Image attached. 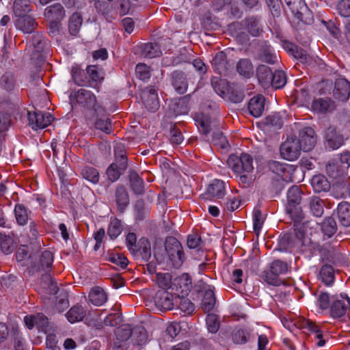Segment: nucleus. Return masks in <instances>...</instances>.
Listing matches in <instances>:
<instances>
[{
  "label": "nucleus",
  "mask_w": 350,
  "mask_h": 350,
  "mask_svg": "<svg viewBox=\"0 0 350 350\" xmlns=\"http://www.w3.org/2000/svg\"><path fill=\"white\" fill-rule=\"evenodd\" d=\"M131 186L133 191L137 194H142L144 192L143 180L134 174L130 177Z\"/></svg>",
  "instance_id": "nucleus-51"
},
{
  "label": "nucleus",
  "mask_w": 350,
  "mask_h": 350,
  "mask_svg": "<svg viewBox=\"0 0 350 350\" xmlns=\"http://www.w3.org/2000/svg\"><path fill=\"white\" fill-rule=\"evenodd\" d=\"M286 83V75L283 71L277 70L273 72L270 83L271 85L276 88H281L285 85Z\"/></svg>",
  "instance_id": "nucleus-44"
},
{
  "label": "nucleus",
  "mask_w": 350,
  "mask_h": 350,
  "mask_svg": "<svg viewBox=\"0 0 350 350\" xmlns=\"http://www.w3.org/2000/svg\"><path fill=\"white\" fill-rule=\"evenodd\" d=\"M324 202L320 198L312 196L309 198L308 206L314 216L321 217L324 211Z\"/></svg>",
  "instance_id": "nucleus-35"
},
{
  "label": "nucleus",
  "mask_w": 350,
  "mask_h": 350,
  "mask_svg": "<svg viewBox=\"0 0 350 350\" xmlns=\"http://www.w3.org/2000/svg\"><path fill=\"white\" fill-rule=\"evenodd\" d=\"M44 16L51 22V32L55 33V30L58 29L59 22L65 17V11L61 4L55 3L45 9Z\"/></svg>",
  "instance_id": "nucleus-9"
},
{
  "label": "nucleus",
  "mask_w": 350,
  "mask_h": 350,
  "mask_svg": "<svg viewBox=\"0 0 350 350\" xmlns=\"http://www.w3.org/2000/svg\"><path fill=\"white\" fill-rule=\"evenodd\" d=\"M269 269H271L273 273L279 275L285 273L288 270V267L285 262L280 260H275L271 263Z\"/></svg>",
  "instance_id": "nucleus-55"
},
{
  "label": "nucleus",
  "mask_w": 350,
  "mask_h": 350,
  "mask_svg": "<svg viewBox=\"0 0 350 350\" xmlns=\"http://www.w3.org/2000/svg\"><path fill=\"white\" fill-rule=\"evenodd\" d=\"M107 175L111 182L116 181L120 176V170L116 163H112L107 170Z\"/></svg>",
  "instance_id": "nucleus-64"
},
{
  "label": "nucleus",
  "mask_w": 350,
  "mask_h": 350,
  "mask_svg": "<svg viewBox=\"0 0 350 350\" xmlns=\"http://www.w3.org/2000/svg\"><path fill=\"white\" fill-rule=\"evenodd\" d=\"M262 277L264 280L269 284L279 286L281 283V280L278 278V275L273 273L271 269H269V271H264Z\"/></svg>",
  "instance_id": "nucleus-58"
},
{
  "label": "nucleus",
  "mask_w": 350,
  "mask_h": 350,
  "mask_svg": "<svg viewBox=\"0 0 350 350\" xmlns=\"http://www.w3.org/2000/svg\"><path fill=\"white\" fill-rule=\"evenodd\" d=\"M266 123L276 129H280L282 126L284 122L279 113H273L266 118Z\"/></svg>",
  "instance_id": "nucleus-54"
},
{
  "label": "nucleus",
  "mask_w": 350,
  "mask_h": 350,
  "mask_svg": "<svg viewBox=\"0 0 350 350\" xmlns=\"http://www.w3.org/2000/svg\"><path fill=\"white\" fill-rule=\"evenodd\" d=\"M142 99L148 110L154 111L158 109V95L154 88L148 87L145 88L142 93Z\"/></svg>",
  "instance_id": "nucleus-17"
},
{
  "label": "nucleus",
  "mask_w": 350,
  "mask_h": 350,
  "mask_svg": "<svg viewBox=\"0 0 350 350\" xmlns=\"http://www.w3.org/2000/svg\"><path fill=\"white\" fill-rule=\"evenodd\" d=\"M13 9L16 17L23 16L30 11L29 1L28 0H15Z\"/></svg>",
  "instance_id": "nucleus-43"
},
{
  "label": "nucleus",
  "mask_w": 350,
  "mask_h": 350,
  "mask_svg": "<svg viewBox=\"0 0 350 350\" xmlns=\"http://www.w3.org/2000/svg\"><path fill=\"white\" fill-rule=\"evenodd\" d=\"M212 66L215 72L220 75H225L229 68L226 53L223 51L216 53L213 59Z\"/></svg>",
  "instance_id": "nucleus-21"
},
{
  "label": "nucleus",
  "mask_w": 350,
  "mask_h": 350,
  "mask_svg": "<svg viewBox=\"0 0 350 350\" xmlns=\"http://www.w3.org/2000/svg\"><path fill=\"white\" fill-rule=\"evenodd\" d=\"M172 84L176 92L180 94L185 93L188 84L183 72L175 71L172 74Z\"/></svg>",
  "instance_id": "nucleus-24"
},
{
  "label": "nucleus",
  "mask_w": 350,
  "mask_h": 350,
  "mask_svg": "<svg viewBox=\"0 0 350 350\" xmlns=\"http://www.w3.org/2000/svg\"><path fill=\"white\" fill-rule=\"evenodd\" d=\"M122 231V222L116 217L111 218L107 228V234L111 239L117 238Z\"/></svg>",
  "instance_id": "nucleus-39"
},
{
  "label": "nucleus",
  "mask_w": 350,
  "mask_h": 350,
  "mask_svg": "<svg viewBox=\"0 0 350 350\" xmlns=\"http://www.w3.org/2000/svg\"><path fill=\"white\" fill-rule=\"evenodd\" d=\"M297 142H299V146L304 152L312 150L317 143V137L314 129L310 127L304 128L299 131Z\"/></svg>",
  "instance_id": "nucleus-10"
},
{
  "label": "nucleus",
  "mask_w": 350,
  "mask_h": 350,
  "mask_svg": "<svg viewBox=\"0 0 350 350\" xmlns=\"http://www.w3.org/2000/svg\"><path fill=\"white\" fill-rule=\"evenodd\" d=\"M265 108V98L262 95H257L252 97L247 105L250 113L254 118L262 116Z\"/></svg>",
  "instance_id": "nucleus-18"
},
{
  "label": "nucleus",
  "mask_w": 350,
  "mask_h": 350,
  "mask_svg": "<svg viewBox=\"0 0 350 350\" xmlns=\"http://www.w3.org/2000/svg\"><path fill=\"white\" fill-rule=\"evenodd\" d=\"M95 128L109 134L111 131V120L107 117L99 118L95 122Z\"/></svg>",
  "instance_id": "nucleus-52"
},
{
  "label": "nucleus",
  "mask_w": 350,
  "mask_h": 350,
  "mask_svg": "<svg viewBox=\"0 0 350 350\" xmlns=\"http://www.w3.org/2000/svg\"><path fill=\"white\" fill-rule=\"evenodd\" d=\"M53 254L49 250L42 252L33 260V257L29 258L30 268L35 271H48L53 262Z\"/></svg>",
  "instance_id": "nucleus-7"
},
{
  "label": "nucleus",
  "mask_w": 350,
  "mask_h": 350,
  "mask_svg": "<svg viewBox=\"0 0 350 350\" xmlns=\"http://www.w3.org/2000/svg\"><path fill=\"white\" fill-rule=\"evenodd\" d=\"M288 7L291 10L293 14L299 21L304 23H309L310 20L305 16L309 10L306 4L302 0H285Z\"/></svg>",
  "instance_id": "nucleus-13"
},
{
  "label": "nucleus",
  "mask_w": 350,
  "mask_h": 350,
  "mask_svg": "<svg viewBox=\"0 0 350 350\" xmlns=\"http://www.w3.org/2000/svg\"><path fill=\"white\" fill-rule=\"evenodd\" d=\"M320 278L322 282L326 285H331L334 280V271L331 265H323L320 271Z\"/></svg>",
  "instance_id": "nucleus-42"
},
{
  "label": "nucleus",
  "mask_w": 350,
  "mask_h": 350,
  "mask_svg": "<svg viewBox=\"0 0 350 350\" xmlns=\"http://www.w3.org/2000/svg\"><path fill=\"white\" fill-rule=\"evenodd\" d=\"M288 204L286 210L291 218L299 221L303 217L302 210L299 206L301 202V191L298 187H291L287 193Z\"/></svg>",
  "instance_id": "nucleus-3"
},
{
  "label": "nucleus",
  "mask_w": 350,
  "mask_h": 350,
  "mask_svg": "<svg viewBox=\"0 0 350 350\" xmlns=\"http://www.w3.org/2000/svg\"><path fill=\"white\" fill-rule=\"evenodd\" d=\"M174 286L178 296L184 298L191 290V278L188 273H183L174 280Z\"/></svg>",
  "instance_id": "nucleus-14"
},
{
  "label": "nucleus",
  "mask_w": 350,
  "mask_h": 350,
  "mask_svg": "<svg viewBox=\"0 0 350 350\" xmlns=\"http://www.w3.org/2000/svg\"><path fill=\"white\" fill-rule=\"evenodd\" d=\"M228 164L237 174L252 172L254 170L253 159L247 154L243 153L239 157L232 154L228 159Z\"/></svg>",
  "instance_id": "nucleus-4"
},
{
  "label": "nucleus",
  "mask_w": 350,
  "mask_h": 350,
  "mask_svg": "<svg viewBox=\"0 0 350 350\" xmlns=\"http://www.w3.org/2000/svg\"><path fill=\"white\" fill-rule=\"evenodd\" d=\"M339 221L344 226H350V204L347 202H341L337 207Z\"/></svg>",
  "instance_id": "nucleus-31"
},
{
  "label": "nucleus",
  "mask_w": 350,
  "mask_h": 350,
  "mask_svg": "<svg viewBox=\"0 0 350 350\" xmlns=\"http://www.w3.org/2000/svg\"><path fill=\"white\" fill-rule=\"evenodd\" d=\"M35 324L39 331L46 332L49 326L47 317L43 314H37L35 315Z\"/></svg>",
  "instance_id": "nucleus-56"
},
{
  "label": "nucleus",
  "mask_w": 350,
  "mask_h": 350,
  "mask_svg": "<svg viewBox=\"0 0 350 350\" xmlns=\"http://www.w3.org/2000/svg\"><path fill=\"white\" fill-rule=\"evenodd\" d=\"M301 148L297 137H291L286 139L280 146V154L282 157L288 161L296 160L301 154Z\"/></svg>",
  "instance_id": "nucleus-6"
},
{
  "label": "nucleus",
  "mask_w": 350,
  "mask_h": 350,
  "mask_svg": "<svg viewBox=\"0 0 350 350\" xmlns=\"http://www.w3.org/2000/svg\"><path fill=\"white\" fill-rule=\"evenodd\" d=\"M81 174L82 177L88 182L96 184L99 180V173L96 169L93 167L86 166L81 169Z\"/></svg>",
  "instance_id": "nucleus-40"
},
{
  "label": "nucleus",
  "mask_w": 350,
  "mask_h": 350,
  "mask_svg": "<svg viewBox=\"0 0 350 350\" xmlns=\"http://www.w3.org/2000/svg\"><path fill=\"white\" fill-rule=\"evenodd\" d=\"M87 314L85 308L81 305H75L66 313L65 316L70 323L82 321Z\"/></svg>",
  "instance_id": "nucleus-22"
},
{
  "label": "nucleus",
  "mask_w": 350,
  "mask_h": 350,
  "mask_svg": "<svg viewBox=\"0 0 350 350\" xmlns=\"http://www.w3.org/2000/svg\"><path fill=\"white\" fill-rule=\"evenodd\" d=\"M136 75L140 80L146 81L150 77V68L146 64L139 63L135 68Z\"/></svg>",
  "instance_id": "nucleus-49"
},
{
  "label": "nucleus",
  "mask_w": 350,
  "mask_h": 350,
  "mask_svg": "<svg viewBox=\"0 0 350 350\" xmlns=\"http://www.w3.org/2000/svg\"><path fill=\"white\" fill-rule=\"evenodd\" d=\"M247 29L252 36H257L259 33L258 21L255 18H249L246 20Z\"/></svg>",
  "instance_id": "nucleus-59"
},
{
  "label": "nucleus",
  "mask_w": 350,
  "mask_h": 350,
  "mask_svg": "<svg viewBox=\"0 0 350 350\" xmlns=\"http://www.w3.org/2000/svg\"><path fill=\"white\" fill-rule=\"evenodd\" d=\"M115 335L117 340L124 342L132 336V330L128 325H122L116 329Z\"/></svg>",
  "instance_id": "nucleus-46"
},
{
  "label": "nucleus",
  "mask_w": 350,
  "mask_h": 350,
  "mask_svg": "<svg viewBox=\"0 0 350 350\" xmlns=\"http://www.w3.org/2000/svg\"><path fill=\"white\" fill-rule=\"evenodd\" d=\"M324 138L327 147L332 150H337L345 143V138L340 134L335 126H329L324 133Z\"/></svg>",
  "instance_id": "nucleus-12"
},
{
  "label": "nucleus",
  "mask_w": 350,
  "mask_h": 350,
  "mask_svg": "<svg viewBox=\"0 0 350 350\" xmlns=\"http://www.w3.org/2000/svg\"><path fill=\"white\" fill-rule=\"evenodd\" d=\"M339 14L343 17L350 16V0H341L337 5Z\"/></svg>",
  "instance_id": "nucleus-61"
},
{
  "label": "nucleus",
  "mask_w": 350,
  "mask_h": 350,
  "mask_svg": "<svg viewBox=\"0 0 350 350\" xmlns=\"http://www.w3.org/2000/svg\"><path fill=\"white\" fill-rule=\"evenodd\" d=\"M115 201L118 211L122 213L129 203V195L124 187L120 186L116 188Z\"/></svg>",
  "instance_id": "nucleus-27"
},
{
  "label": "nucleus",
  "mask_w": 350,
  "mask_h": 350,
  "mask_svg": "<svg viewBox=\"0 0 350 350\" xmlns=\"http://www.w3.org/2000/svg\"><path fill=\"white\" fill-rule=\"evenodd\" d=\"M0 87L8 93L14 92L16 88V79L12 71H6L1 76Z\"/></svg>",
  "instance_id": "nucleus-23"
},
{
  "label": "nucleus",
  "mask_w": 350,
  "mask_h": 350,
  "mask_svg": "<svg viewBox=\"0 0 350 350\" xmlns=\"http://www.w3.org/2000/svg\"><path fill=\"white\" fill-rule=\"evenodd\" d=\"M259 58L261 61L271 64H275L278 61L276 54L270 46L266 47L262 51Z\"/></svg>",
  "instance_id": "nucleus-47"
},
{
  "label": "nucleus",
  "mask_w": 350,
  "mask_h": 350,
  "mask_svg": "<svg viewBox=\"0 0 350 350\" xmlns=\"http://www.w3.org/2000/svg\"><path fill=\"white\" fill-rule=\"evenodd\" d=\"M29 211L22 204H16L14 206V215L17 224L19 226L25 225L29 219Z\"/></svg>",
  "instance_id": "nucleus-34"
},
{
  "label": "nucleus",
  "mask_w": 350,
  "mask_h": 350,
  "mask_svg": "<svg viewBox=\"0 0 350 350\" xmlns=\"http://www.w3.org/2000/svg\"><path fill=\"white\" fill-rule=\"evenodd\" d=\"M206 324L210 333H216L219 328V322L216 315L208 314L206 318Z\"/></svg>",
  "instance_id": "nucleus-50"
},
{
  "label": "nucleus",
  "mask_w": 350,
  "mask_h": 350,
  "mask_svg": "<svg viewBox=\"0 0 350 350\" xmlns=\"http://www.w3.org/2000/svg\"><path fill=\"white\" fill-rule=\"evenodd\" d=\"M196 122L198 124V129L204 135L209 133L211 131V122L208 118L202 116H198L196 119Z\"/></svg>",
  "instance_id": "nucleus-53"
},
{
  "label": "nucleus",
  "mask_w": 350,
  "mask_h": 350,
  "mask_svg": "<svg viewBox=\"0 0 350 350\" xmlns=\"http://www.w3.org/2000/svg\"><path fill=\"white\" fill-rule=\"evenodd\" d=\"M165 249L172 266L176 269L180 268L185 260V254L180 243L176 238L169 237L165 240Z\"/></svg>",
  "instance_id": "nucleus-2"
},
{
  "label": "nucleus",
  "mask_w": 350,
  "mask_h": 350,
  "mask_svg": "<svg viewBox=\"0 0 350 350\" xmlns=\"http://www.w3.org/2000/svg\"><path fill=\"white\" fill-rule=\"evenodd\" d=\"M215 303V288L213 286H208L205 289L201 306L204 312H208L214 308Z\"/></svg>",
  "instance_id": "nucleus-25"
},
{
  "label": "nucleus",
  "mask_w": 350,
  "mask_h": 350,
  "mask_svg": "<svg viewBox=\"0 0 350 350\" xmlns=\"http://www.w3.org/2000/svg\"><path fill=\"white\" fill-rule=\"evenodd\" d=\"M144 53L146 57L154 58L161 54L159 46L157 43H148L145 45Z\"/></svg>",
  "instance_id": "nucleus-48"
},
{
  "label": "nucleus",
  "mask_w": 350,
  "mask_h": 350,
  "mask_svg": "<svg viewBox=\"0 0 350 350\" xmlns=\"http://www.w3.org/2000/svg\"><path fill=\"white\" fill-rule=\"evenodd\" d=\"M294 57L299 59L302 63H310L312 58L303 49H299L297 46H293L291 49Z\"/></svg>",
  "instance_id": "nucleus-57"
},
{
  "label": "nucleus",
  "mask_w": 350,
  "mask_h": 350,
  "mask_svg": "<svg viewBox=\"0 0 350 350\" xmlns=\"http://www.w3.org/2000/svg\"><path fill=\"white\" fill-rule=\"evenodd\" d=\"M12 245H13L12 239L6 236H5L3 238H2L1 241L0 242L1 249L2 252L5 254H10L13 252L14 247Z\"/></svg>",
  "instance_id": "nucleus-62"
},
{
  "label": "nucleus",
  "mask_w": 350,
  "mask_h": 350,
  "mask_svg": "<svg viewBox=\"0 0 350 350\" xmlns=\"http://www.w3.org/2000/svg\"><path fill=\"white\" fill-rule=\"evenodd\" d=\"M54 120L53 116L49 113L40 111L28 112V120L29 126L33 130L42 129L47 127Z\"/></svg>",
  "instance_id": "nucleus-8"
},
{
  "label": "nucleus",
  "mask_w": 350,
  "mask_h": 350,
  "mask_svg": "<svg viewBox=\"0 0 350 350\" xmlns=\"http://www.w3.org/2000/svg\"><path fill=\"white\" fill-rule=\"evenodd\" d=\"M15 24L16 27L25 33H31L34 30V19L29 15L25 14L17 17Z\"/></svg>",
  "instance_id": "nucleus-26"
},
{
  "label": "nucleus",
  "mask_w": 350,
  "mask_h": 350,
  "mask_svg": "<svg viewBox=\"0 0 350 350\" xmlns=\"http://www.w3.org/2000/svg\"><path fill=\"white\" fill-rule=\"evenodd\" d=\"M301 327L314 334V339L317 340L315 342L317 346L323 347L325 345V340L323 337V332L318 325L310 320H304L301 323Z\"/></svg>",
  "instance_id": "nucleus-20"
},
{
  "label": "nucleus",
  "mask_w": 350,
  "mask_h": 350,
  "mask_svg": "<svg viewBox=\"0 0 350 350\" xmlns=\"http://www.w3.org/2000/svg\"><path fill=\"white\" fill-rule=\"evenodd\" d=\"M69 98L72 107L78 105L83 109L88 122L92 121L98 113L103 111V108L98 103L95 94L90 90L81 88L72 92Z\"/></svg>",
  "instance_id": "nucleus-1"
},
{
  "label": "nucleus",
  "mask_w": 350,
  "mask_h": 350,
  "mask_svg": "<svg viewBox=\"0 0 350 350\" xmlns=\"http://www.w3.org/2000/svg\"><path fill=\"white\" fill-rule=\"evenodd\" d=\"M337 226L336 221L331 217H326L321 224V230L324 236L332 237L336 232Z\"/></svg>",
  "instance_id": "nucleus-37"
},
{
  "label": "nucleus",
  "mask_w": 350,
  "mask_h": 350,
  "mask_svg": "<svg viewBox=\"0 0 350 350\" xmlns=\"http://www.w3.org/2000/svg\"><path fill=\"white\" fill-rule=\"evenodd\" d=\"M347 310H350V298L347 295L341 294L333 300L330 308L331 315L334 318L343 316Z\"/></svg>",
  "instance_id": "nucleus-11"
},
{
  "label": "nucleus",
  "mask_w": 350,
  "mask_h": 350,
  "mask_svg": "<svg viewBox=\"0 0 350 350\" xmlns=\"http://www.w3.org/2000/svg\"><path fill=\"white\" fill-rule=\"evenodd\" d=\"M269 169L281 179L287 180V175L290 173L291 167L285 164L281 163L278 161H271L269 163Z\"/></svg>",
  "instance_id": "nucleus-33"
},
{
  "label": "nucleus",
  "mask_w": 350,
  "mask_h": 350,
  "mask_svg": "<svg viewBox=\"0 0 350 350\" xmlns=\"http://www.w3.org/2000/svg\"><path fill=\"white\" fill-rule=\"evenodd\" d=\"M86 73L89 77L88 81L80 80L77 76V72H73L72 78L75 83L80 86H88L95 88L97 84L100 83L104 79L103 72L96 66L90 65L86 68Z\"/></svg>",
  "instance_id": "nucleus-5"
},
{
  "label": "nucleus",
  "mask_w": 350,
  "mask_h": 350,
  "mask_svg": "<svg viewBox=\"0 0 350 350\" xmlns=\"http://www.w3.org/2000/svg\"><path fill=\"white\" fill-rule=\"evenodd\" d=\"M334 96L341 101L347 100L350 96V83L343 77L336 79L333 90Z\"/></svg>",
  "instance_id": "nucleus-16"
},
{
  "label": "nucleus",
  "mask_w": 350,
  "mask_h": 350,
  "mask_svg": "<svg viewBox=\"0 0 350 350\" xmlns=\"http://www.w3.org/2000/svg\"><path fill=\"white\" fill-rule=\"evenodd\" d=\"M311 110L319 113L332 111L334 109V102L328 98H319L311 103Z\"/></svg>",
  "instance_id": "nucleus-19"
},
{
  "label": "nucleus",
  "mask_w": 350,
  "mask_h": 350,
  "mask_svg": "<svg viewBox=\"0 0 350 350\" xmlns=\"http://www.w3.org/2000/svg\"><path fill=\"white\" fill-rule=\"evenodd\" d=\"M212 87L219 96L224 98L229 92V85L226 79L217 77H213L211 79Z\"/></svg>",
  "instance_id": "nucleus-30"
},
{
  "label": "nucleus",
  "mask_w": 350,
  "mask_h": 350,
  "mask_svg": "<svg viewBox=\"0 0 350 350\" xmlns=\"http://www.w3.org/2000/svg\"><path fill=\"white\" fill-rule=\"evenodd\" d=\"M82 17L79 13H74L69 19L68 29L69 32L72 36H77L79 33L81 25Z\"/></svg>",
  "instance_id": "nucleus-41"
},
{
  "label": "nucleus",
  "mask_w": 350,
  "mask_h": 350,
  "mask_svg": "<svg viewBox=\"0 0 350 350\" xmlns=\"http://www.w3.org/2000/svg\"><path fill=\"white\" fill-rule=\"evenodd\" d=\"M273 74L270 68L265 65H260L256 70L258 80L262 85H267L270 83Z\"/></svg>",
  "instance_id": "nucleus-36"
},
{
  "label": "nucleus",
  "mask_w": 350,
  "mask_h": 350,
  "mask_svg": "<svg viewBox=\"0 0 350 350\" xmlns=\"http://www.w3.org/2000/svg\"><path fill=\"white\" fill-rule=\"evenodd\" d=\"M311 185L316 193L325 192L329 190L330 184L325 176L315 175L311 179Z\"/></svg>",
  "instance_id": "nucleus-29"
},
{
  "label": "nucleus",
  "mask_w": 350,
  "mask_h": 350,
  "mask_svg": "<svg viewBox=\"0 0 350 350\" xmlns=\"http://www.w3.org/2000/svg\"><path fill=\"white\" fill-rule=\"evenodd\" d=\"M31 256H28V251L27 247L25 245L21 246L18 250L16 252V258L18 262H24L27 260V262H24V265L29 266L30 267L29 265V258Z\"/></svg>",
  "instance_id": "nucleus-60"
},
{
  "label": "nucleus",
  "mask_w": 350,
  "mask_h": 350,
  "mask_svg": "<svg viewBox=\"0 0 350 350\" xmlns=\"http://www.w3.org/2000/svg\"><path fill=\"white\" fill-rule=\"evenodd\" d=\"M122 321V317L118 314H110L107 316L104 320L103 323L106 326H117Z\"/></svg>",
  "instance_id": "nucleus-63"
},
{
  "label": "nucleus",
  "mask_w": 350,
  "mask_h": 350,
  "mask_svg": "<svg viewBox=\"0 0 350 350\" xmlns=\"http://www.w3.org/2000/svg\"><path fill=\"white\" fill-rule=\"evenodd\" d=\"M226 185L221 180L215 179L207 187L205 198L209 200L221 199L226 195Z\"/></svg>",
  "instance_id": "nucleus-15"
},
{
  "label": "nucleus",
  "mask_w": 350,
  "mask_h": 350,
  "mask_svg": "<svg viewBox=\"0 0 350 350\" xmlns=\"http://www.w3.org/2000/svg\"><path fill=\"white\" fill-rule=\"evenodd\" d=\"M107 295L100 287L93 288L89 293V300L94 306H100L107 301Z\"/></svg>",
  "instance_id": "nucleus-32"
},
{
  "label": "nucleus",
  "mask_w": 350,
  "mask_h": 350,
  "mask_svg": "<svg viewBox=\"0 0 350 350\" xmlns=\"http://www.w3.org/2000/svg\"><path fill=\"white\" fill-rule=\"evenodd\" d=\"M236 68L237 72L245 78H250L254 72V66L251 60L247 58L239 59Z\"/></svg>",
  "instance_id": "nucleus-28"
},
{
  "label": "nucleus",
  "mask_w": 350,
  "mask_h": 350,
  "mask_svg": "<svg viewBox=\"0 0 350 350\" xmlns=\"http://www.w3.org/2000/svg\"><path fill=\"white\" fill-rule=\"evenodd\" d=\"M253 229L256 234H258L265 221V217L259 209H254L253 212Z\"/></svg>",
  "instance_id": "nucleus-45"
},
{
  "label": "nucleus",
  "mask_w": 350,
  "mask_h": 350,
  "mask_svg": "<svg viewBox=\"0 0 350 350\" xmlns=\"http://www.w3.org/2000/svg\"><path fill=\"white\" fill-rule=\"evenodd\" d=\"M172 296L166 291H163L157 294V303L165 310H172L174 307Z\"/></svg>",
  "instance_id": "nucleus-38"
}]
</instances>
